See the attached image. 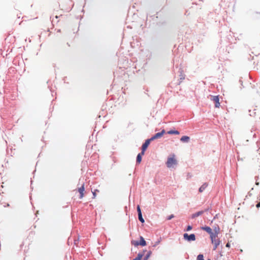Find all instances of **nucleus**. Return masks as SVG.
Returning <instances> with one entry per match:
<instances>
[{"instance_id":"f257e3e1","label":"nucleus","mask_w":260,"mask_h":260,"mask_svg":"<svg viewBox=\"0 0 260 260\" xmlns=\"http://www.w3.org/2000/svg\"><path fill=\"white\" fill-rule=\"evenodd\" d=\"M177 165V160L176 158V155L174 154L170 155L167 159L166 165L168 168H173Z\"/></svg>"},{"instance_id":"f03ea898","label":"nucleus","mask_w":260,"mask_h":260,"mask_svg":"<svg viewBox=\"0 0 260 260\" xmlns=\"http://www.w3.org/2000/svg\"><path fill=\"white\" fill-rule=\"evenodd\" d=\"M211 100L214 102L215 103V107L216 108H219L220 106V104L219 103V99L218 96H211Z\"/></svg>"},{"instance_id":"7ed1b4c3","label":"nucleus","mask_w":260,"mask_h":260,"mask_svg":"<svg viewBox=\"0 0 260 260\" xmlns=\"http://www.w3.org/2000/svg\"><path fill=\"white\" fill-rule=\"evenodd\" d=\"M152 141L151 139H147L142 146V154H144L145 151L147 149L148 146L150 144V142Z\"/></svg>"},{"instance_id":"20e7f679","label":"nucleus","mask_w":260,"mask_h":260,"mask_svg":"<svg viewBox=\"0 0 260 260\" xmlns=\"http://www.w3.org/2000/svg\"><path fill=\"white\" fill-rule=\"evenodd\" d=\"M183 237L185 240H187L188 241L196 240V236L193 234L188 235L187 234L185 233L183 235Z\"/></svg>"},{"instance_id":"39448f33","label":"nucleus","mask_w":260,"mask_h":260,"mask_svg":"<svg viewBox=\"0 0 260 260\" xmlns=\"http://www.w3.org/2000/svg\"><path fill=\"white\" fill-rule=\"evenodd\" d=\"M165 133V129H162L161 132L157 133L155 134L153 137H152L150 139L152 141H153L155 139H157L161 138L164 134Z\"/></svg>"},{"instance_id":"423d86ee","label":"nucleus","mask_w":260,"mask_h":260,"mask_svg":"<svg viewBox=\"0 0 260 260\" xmlns=\"http://www.w3.org/2000/svg\"><path fill=\"white\" fill-rule=\"evenodd\" d=\"M214 245L213 250H215L220 244V241L218 239L214 240V242H212Z\"/></svg>"},{"instance_id":"0eeeda50","label":"nucleus","mask_w":260,"mask_h":260,"mask_svg":"<svg viewBox=\"0 0 260 260\" xmlns=\"http://www.w3.org/2000/svg\"><path fill=\"white\" fill-rule=\"evenodd\" d=\"M190 140V138L187 136H184L180 139V141L182 142H188Z\"/></svg>"},{"instance_id":"6e6552de","label":"nucleus","mask_w":260,"mask_h":260,"mask_svg":"<svg viewBox=\"0 0 260 260\" xmlns=\"http://www.w3.org/2000/svg\"><path fill=\"white\" fill-rule=\"evenodd\" d=\"M137 245H140L141 246H144L146 245V242L142 237H140V243H137Z\"/></svg>"},{"instance_id":"1a4fd4ad","label":"nucleus","mask_w":260,"mask_h":260,"mask_svg":"<svg viewBox=\"0 0 260 260\" xmlns=\"http://www.w3.org/2000/svg\"><path fill=\"white\" fill-rule=\"evenodd\" d=\"M202 229L203 230H204L206 232H207L209 234H212L213 233L212 229L210 227H209V226L202 227Z\"/></svg>"},{"instance_id":"9d476101","label":"nucleus","mask_w":260,"mask_h":260,"mask_svg":"<svg viewBox=\"0 0 260 260\" xmlns=\"http://www.w3.org/2000/svg\"><path fill=\"white\" fill-rule=\"evenodd\" d=\"M144 154H142V152L139 153L137 157V162L140 164L142 160V156Z\"/></svg>"},{"instance_id":"9b49d317","label":"nucleus","mask_w":260,"mask_h":260,"mask_svg":"<svg viewBox=\"0 0 260 260\" xmlns=\"http://www.w3.org/2000/svg\"><path fill=\"white\" fill-rule=\"evenodd\" d=\"M208 184L207 183H204L199 188V191L200 192H202L203 191V190H205V189L207 187Z\"/></svg>"},{"instance_id":"f8f14e48","label":"nucleus","mask_w":260,"mask_h":260,"mask_svg":"<svg viewBox=\"0 0 260 260\" xmlns=\"http://www.w3.org/2000/svg\"><path fill=\"white\" fill-rule=\"evenodd\" d=\"M138 218L139 220L142 222H144V219L142 217V212H138Z\"/></svg>"},{"instance_id":"ddd939ff","label":"nucleus","mask_w":260,"mask_h":260,"mask_svg":"<svg viewBox=\"0 0 260 260\" xmlns=\"http://www.w3.org/2000/svg\"><path fill=\"white\" fill-rule=\"evenodd\" d=\"M210 237L211 239L212 242H214V240L217 239H216V234H214L213 233H212V234H210Z\"/></svg>"},{"instance_id":"4468645a","label":"nucleus","mask_w":260,"mask_h":260,"mask_svg":"<svg viewBox=\"0 0 260 260\" xmlns=\"http://www.w3.org/2000/svg\"><path fill=\"white\" fill-rule=\"evenodd\" d=\"M168 134H175V135H179V132L178 131H170L168 132Z\"/></svg>"},{"instance_id":"2eb2a0df","label":"nucleus","mask_w":260,"mask_h":260,"mask_svg":"<svg viewBox=\"0 0 260 260\" xmlns=\"http://www.w3.org/2000/svg\"><path fill=\"white\" fill-rule=\"evenodd\" d=\"M255 110H256V109H254L253 110H252V109L249 110V113H250V115L251 116H255V113H256V112H254Z\"/></svg>"},{"instance_id":"dca6fc26","label":"nucleus","mask_w":260,"mask_h":260,"mask_svg":"<svg viewBox=\"0 0 260 260\" xmlns=\"http://www.w3.org/2000/svg\"><path fill=\"white\" fill-rule=\"evenodd\" d=\"M197 260H204L203 254H199L197 257Z\"/></svg>"},{"instance_id":"f3484780","label":"nucleus","mask_w":260,"mask_h":260,"mask_svg":"<svg viewBox=\"0 0 260 260\" xmlns=\"http://www.w3.org/2000/svg\"><path fill=\"white\" fill-rule=\"evenodd\" d=\"M142 255L139 254L138 255V256L137 257H136L135 258H134L133 260H141L142 258Z\"/></svg>"},{"instance_id":"a211bd4d","label":"nucleus","mask_w":260,"mask_h":260,"mask_svg":"<svg viewBox=\"0 0 260 260\" xmlns=\"http://www.w3.org/2000/svg\"><path fill=\"white\" fill-rule=\"evenodd\" d=\"M174 217V215L173 214H172L171 215L168 216V217L167 218V220H171Z\"/></svg>"},{"instance_id":"6ab92c4d","label":"nucleus","mask_w":260,"mask_h":260,"mask_svg":"<svg viewBox=\"0 0 260 260\" xmlns=\"http://www.w3.org/2000/svg\"><path fill=\"white\" fill-rule=\"evenodd\" d=\"M191 229H192V227H191V226H190V225H188V226H187V230H187V231H189L191 230Z\"/></svg>"},{"instance_id":"aec40b11","label":"nucleus","mask_w":260,"mask_h":260,"mask_svg":"<svg viewBox=\"0 0 260 260\" xmlns=\"http://www.w3.org/2000/svg\"><path fill=\"white\" fill-rule=\"evenodd\" d=\"M256 207L257 208H259V207H260V202L256 204Z\"/></svg>"},{"instance_id":"412c9836","label":"nucleus","mask_w":260,"mask_h":260,"mask_svg":"<svg viewBox=\"0 0 260 260\" xmlns=\"http://www.w3.org/2000/svg\"><path fill=\"white\" fill-rule=\"evenodd\" d=\"M78 191L80 193V196L81 197V188H78Z\"/></svg>"},{"instance_id":"4be33fe9","label":"nucleus","mask_w":260,"mask_h":260,"mask_svg":"<svg viewBox=\"0 0 260 260\" xmlns=\"http://www.w3.org/2000/svg\"><path fill=\"white\" fill-rule=\"evenodd\" d=\"M137 211H141L140 207L139 205L137 206Z\"/></svg>"},{"instance_id":"5701e85b","label":"nucleus","mask_w":260,"mask_h":260,"mask_svg":"<svg viewBox=\"0 0 260 260\" xmlns=\"http://www.w3.org/2000/svg\"><path fill=\"white\" fill-rule=\"evenodd\" d=\"M226 247H230V244L229 243H227L226 245Z\"/></svg>"},{"instance_id":"b1692460","label":"nucleus","mask_w":260,"mask_h":260,"mask_svg":"<svg viewBox=\"0 0 260 260\" xmlns=\"http://www.w3.org/2000/svg\"><path fill=\"white\" fill-rule=\"evenodd\" d=\"M93 196L95 197V192H93Z\"/></svg>"},{"instance_id":"393cba45","label":"nucleus","mask_w":260,"mask_h":260,"mask_svg":"<svg viewBox=\"0 0 260 260\" xmlns=\"http://www.w3.org/2000/svg\"><path fill=\"white\" fill-rule=\"evenodd\" d=\"M82 191H83V190H84V186H82Z\"/></svg>"},{"instance_id":"a878e982","label":"nucleus","mask_w":260,"mask_h":260,"mask_svg":"<svg viewBox=\"0 0 260 260\" xmlns=\"http://www.w3.org/2000/svg\"><path fill=\"white\" fill-rule=\"evenodd\" d=\"M199 215H200V212H198L197 216H199Z\"/></svg>"},{"instance_id":"bb28decb","label":"nucleus","mask_w":260,"mask_h":260,"mask_svg":"<svg viewBox=\"0 0 260 260\" xmlns=\"http://www.w3.org/2000/svg\"><path fill=\"white\" fill-rule=\"evenodd\" d=\"M208 260H211L210 259H208Z\"/></svg>"}]
</instances>
